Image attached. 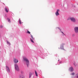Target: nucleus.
Returning <instances> with one entry per match:
<instances>
[{
	"mask_svg": "<svg viewBox=\"0 0 78 78\" xmlns=\"http://www.w3.org/2000/svg\"><path fill=\"white\" fill-rule=\"evenodd\" d=\"M72 75H75V73H73L71 74Z\"/></svg>",
	"mask_w": 78,
	"mask_h": 78,
	"instance_id": "nucleus-16",
	"label": "nucleus"
},
{
	"mask_svg": "<svg viewBox=\"0 0 78 78\" xmlns=\"http://www.w3.org/2000/svg\"><path fill=\"white\" fill-rule=\"evenodd\" d=\"M5 12H8V11H9V9L7 7H5Z\"/></svg>",
	"mask_w": 78,
	"mask_h": 78,
	"instance_id": "nucleus-10",
	"label": "nucleus"
},
{
	"mask_svg": "<svg viewBox=\"0 0 78 78\" xmlns=\"http://www.w3.org/2000/svg\"><path fill=\"white\" fill-rule=\"evenodd\" d=\"M32 75H33V74L31 73H30L29 74V78H31V76H32Z\"/></svg>",
	"mask_w": 78,
	"mask_h": 78,
	"instance_id": "nucleus-11",
	"label": "nucleus"
},
{
	"mask_svg": "<svg viewBox=\"0 0 78 78\" xmlns=\"http://www.w3.org/2000/svg\"><path fill=\"white\" fill-rule=\"evenodd\" d=\"M69 70L70 72H73V68L72 67H71L69 68Z\"/></svg>",
	"mask_w": 78,
	"mask_h": 78,
	"instance_id": "nucleus-9",
	"label": "nucleus"
},
{
	"mask_svg": "<svg viewBox=\"0 0 78 78\" xmlns=\"http://www.w3.org/2000/svg\"><path fill=\"white\" fill-rule=\"evenodd\" d=\"M72 36H73V37H74V36H75V34H73V35H72Z\"/></svg>",
	"mask_w": 78,
	"mask_h": 78,
	"instance_id": "nucleus-18",
	"label": "nucleus"
},
{
	"mask_svg": "<svg viewBox=\"0 0 78 78\" xmlns=\"http://www.w3.org/2000/svg\"><path fill=\"white\" fill-rule=\"evenodd\" d=\"M15 68L17 72L20 71V69H19V66H18V65H17V64H15Z\"/></svg>",
	"mask_w": 78,
	"mask_h": 78,
	"instance_id": "nucleus-3",
	"label": "nucleus"
},
{
	"mask_svg": "<svg viewBox=\"0 0 78 78\" xmlns=\"http://www.w3.org/2000/svg\"><path fill=\"white\" fill-rule=\"evenodd\" d=\"M7 43L9 44V45H11V43H10V42H9V41H7Z\"/></svg>",
	"mask_w": 78,
	"mask_h": 78,
	"instance_id": "nucleus-14",
	"label": "nucleus"
},
{
	"mask_svg": "<svg viewBox=\"0 0 78 78\" xmlns=\"http://www.w3.org/2000/svg\"><path fill=\"white\" fill-rule=\"evenodd\" d=\"M19 78H25V76H24V75H23V74H21L19 75Z\"/></svg>",
	"mask_w": 78,
	"mask_h": 78,
	"instance_id": "nucleus-6",
	"label": "nucleus"
},
{
	"mask_svg": "<svg viewBox=\"0 0 78 78\" xmlns=\"http://www.w3.org/2000/svg\"><path fill=\"white\" fill-rule=\"evenodd\" d=\"M23 61L26 62L27 67H28V66H29V60L26 57H23Z\"/></svg>",
	"mask_w": 78,
	"mask_h": 78,
	"instance_id": "nucleus-1",
	"label": "nucleus"
},
{
	"mask_svg": "<svg viewBox=\"0 0 78 78\" xmlns=\"http://www.w3.org/2000/svg\"><path fill=\"white\" fill-rule=\"evenodd\" d=\"M77 78H78V76H77Z\"/></svg>",
	"mask_w": 78,
	"mask_h": 78,
	"instance_id": "nucleus-23",
	"label": "nucleus"
},
{
	"mask_svg": "<svg viewBox=\"0 0 78 78\" xmlns=\"http://www.w3.org/2000/svg\"><path fill=\"white\" fill-rule=\"evenodd\" d=\"M77 75H78V74H77Z\"/></svg>",
	"mask_w": 78,
	"mask_h": 78,
	"instance_id": "nucleus-27",
	"label": "nucleus"
},
{
	"mask_svg": "<svg viewBox=\"0 0 78 78\" xmlns=\"http://www.w3.org/2000/svg\"><path fill=\"white\" fill-rule=\"evenodd\" d=\"M21 73H23V71H21Z\"/></svg>",
	"mask_w": 78,
	"mask_h": 78,
	"instance_id": "nucleus-20",
	"label": "nucleus"
},
{
	"mask_svg": "<svg viewBox=\"0 0 78 78\" xmlns=\"http://www.w3.org/2000/svg\"><path fill=\"white\" fill-rule=\"evenodd\" d=\"M35 74L36 76H38V75H37V73L36 71L35 70Z\"/></svg>",
	"mask_w": 78,
	"mask_h": 78,
	"instance_id": "nucleus-12",
	"label": "nucleus"
},
{
	"mask_svg": "<svg viewBox=\"0 0 78 78\" xmlns=\"http://www.w3.org/2000/svg\"><path fill=\"white\" fill-rule=\"evenodd\" d=\"M58 61H59V60H58Z\"/></svg>",
	"mask_w": 78,
	"mask_h": 78,
	"instance_id": "nucleus-24",
	"label": "nucleus"
},
{
	"mask_svg": "<svg viewBox=\"0 0 78 78\" xmlns=\"http://www.w3.org/2000/svg\"><path fill=\"white\" fill-rule=\"evenodd\" d=\"M19 22L20 24H22V22H21V20H20V19H19Z\"/></svg>",
	"mask_w": 78,
	"mask_h": 78,
	"instance_id": "nucleus-13",
	"label": "nucleus"
},
{
	"mask_svg": "<svg viewBox=\"0 0 78 78\" xmlns=\"http://www.w3.org/2000/svg\"><path fill=\"white\" fill-rule=\"evenodd\" d=\"M61 33H62V34H64V35H65V34L64 33H63V32H61Z\"/></svg>",
	"mask_w": 78,
	"mask_h": 78,
	"instance_id": "nucleus-19",
	"label": "nucleus"
},
{
	"mask_svg": "<svg viewBox=\"0 0 78 78\" xmlns=\"http://www.w3.org/2000/svg\"><path fill=\"white\" fill-rule=\"evenodd\" d=\"M30 37H31V38H30V41H31V42L33 43H34V38L33 37V36L31 34H30Z\"/></svg>",
	"mask_w": 78,
	"mask_h": 78,
	"instance_id": "nucleus-4",
	"label": "nucleus"
},
{
	"mask_svg": "<svg viewBox=\"0 0 78 78\" xmlns=\"http://www.w3.org/2000/svg\"><path fill=\"white\" fill-rule=\"evenodd\" d=\"M61 62H60V63H61Z\"/></svg>",
	"mask_w": 78,
	"mask_h": 78,
	"instance_id": "nucleus-26",
	"label": "nucleus"
},
{
	"mask_svg": "<svg viewBox=\"0 0 78 78\" xmlns=\"http://www.w3.org/2000/svg\"><path fill=\"white\" fill-rule=\"evenodd\" d=\"M6 69L8 72L9 73H10V69H9V67H8V66H6Z\"/></svg>",
	"mask_w": 78,
	"mask_h": 78,
	"instance_id": "nucleus-5",
	"label": "nucleus"
},
{
	"mask_svg": "<svg viewBox=\"0 0 78 78\" xmlns=\"http://www.w3.org/2000/svg\"><path fill=\"white\" fill-rule=\"evenodd\" d=\"M59 11V10L58 9L56 12L55 13L56 16H59V12H58Z\"/></svg>",
	"mask_w": 78,
	"mask_h": 78,
	"instance_id": "nucleus-7",
	"label": "nucleus"
},
{
	"mask_svg": "<svg viewBox=\"0 0 78 78\" xmlns=\"http://www.w3.org/2000/svg\"><path fill=\"white\" fill-rule=\"evenodd\" d=\"M27 33H28V34H30L31 33H30V31H29L28 30L27 32Z\"/></svg>",
	"mask_w": 78,
	"mask_h": 78,
	"instance_id": "nucleus-15",
	"label": "nucleus"
},
{
	"mask_svg": "<svg viewBox=\"0 0 78 78\" xmlns=\"http://www.w3.org/2000/svg\"><path fill=\"white\" fill-rule=\"evenodd\" d=\"M74 65L75 66H76L75 65V63H73Z\"/></svg>",
	"mask_w": 78,
	"mask_h": 78,
	"instance_id": "nucleus-22",
	"label": "nucleus"
},
{
	"mask_svg": "<svg viewBox=\"0 0 78 78\" xmlns=\"http://www.w3.org/2000/svg\"><path fill=\"white\" fill-rule=\"evenodd\" d=\"M70 19L71 20L72 22H74V23H75V22H76V20L75 18L73 17H70L69 18H68L67 19V20H70Z\"/></svg>",
	"mask_w": 78,
	"mask_h": 78,
	"instance_id": "nucleus-2",
	"label": "nucleus"
},
{
	"mask_svg": "<svg viewBox=\"0 0 78 78\" xmlns=\"http://www.w3.org/2000/svg\"><path fill=\"white\" fill-rule=\"evenodd\" d=\"M63 44V45H64V44Z\"/></svg>",
	"mask_w": 78,
	"mask_h": 78,
	"instance_id": "nucleus-25",
	"label": "nucleus"
},
{
	"mask_svg": "<svg viewBox=\"0 0 78 78\" xmlns=\"http://www.w3.org/2000/svg\"><path fill=\"white\" fill-rule=\"evenodd\" d=\"M3 26H0V28H3Z\"/></svg>",
	"mask_w": 78,
	"mask_h": 78,
	"instance_id": "nucleus-17",
	"label": "nucleus"
},
{
	"mask_svg": "<svg viewBox=\"0 0 78 78\" xmlns=\"http://www.w3.org/2000/svg\"><path fill=\"white\" fill-rule=\"evenodd\" d=\"M8 22H10V20L8 19Z\"/></svg>",
	"mask_w": 78,
	"mask_h": 78,
	"instance_id": "nucleus-21",
	"label": "nucleus"
},
{
	"mask_svg": "<svg viewBox=\"0 0 78 78\" xmlns=\"http://www.w3.org/2000/svg\"><path fill=\"white\" fill-rule=\"evenodd\" d=\"M14 62H15V63H17L18 62H19V61H18V60L16 58H14Z\"/></svg>",
	"mask_w": 78,
	"mask_h": 78,
	"instance_id": "nucleus-8",
	"label": "nucleus"
}]
</instances>
